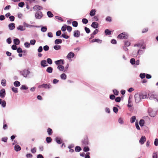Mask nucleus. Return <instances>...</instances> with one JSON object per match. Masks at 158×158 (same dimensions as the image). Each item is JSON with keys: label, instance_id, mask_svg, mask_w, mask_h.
I'll use <instances>...</instances> for the list:
<instances>
[{"label": "nucleus", "instance_id": "63", "mask_svg": "<svg viewBox=\"0 0 158 158\" xmlns=\"http://www.w3.org/2000/svg\"><path fill=\"white\" fill-rule=\"evenodd\" d=\"M21 89H27L28 88L25 85H23L21 87Z\"/></svg>", "mask_w": 158, "mask_h": 158}, {"label": "nucleus", "instance_id": "45", "mask_svg": "<svg viewBox=\"0 0 158 158\" xmlns=\"http://www.w3.org/2000/svg\"><path fill=\"white\" fill-rule=\"evenodd\" d=\"M89 149L88 147H85L83 149V151L85 152H87L89 151Z\"/></svg>", "mask_w": 158, "mask_h": 158}, {"label": "nucleus", "instance_id": "58", "mask_svg": "<svg viewBox=\"0 0 158 158\" xmlns=\"http://www.w3.org/2000/svg\"><path fill=\"white\" fill-rule=\"evenodd\" d=\"M7 137H3L2 138V141H3L5 142H6L7 141Z\"/></svg>", "mask_w": 158, "mask_h": 158}, {"label": "nucleus", "instance_id": "41", "mask_svg": "<svg viewBox=\"0 0 158 158\" xmlns=\"http://www.w3.org/2000/svg\"><path fill=\"white\" fill-rule=\"evenodd\" d=\"M52 139L50 137H47L46 138V140L47 142L48 143H49L51 142L52 141Z\"/></svg>", "mask_w": 158, "mask_h": 158}, {"label": "nucleus", "instance_id": "15", "mask_svg": "<svg viewBox=\"0 0 158 158\" xmlns=\"http://www.w3.org/2000/svg\"><path fill=\"white\" fill-rule=\"evenodd\" d=\"M8 27L10 30H12L15 27V24L13 23H11L9 25Z\"/></svg>", "mask_w": 158, "mask_h": 158}, {"label": "nucleus", "instance_id": "27", "mask_svg": "<svg viewBox=\"0 0 158 158\" xmlns=\"http://www.w3.org/2000/svg\"><path fill=\"white\" fill-rule=\"evenodd\" d=\"M14 85L16 87H18L20 85V83L18 81H15L14 83Z\"/></svg>", "mask_w": 158, "mask_h": 158}, {"label": "nucleus", "instance_id": "32", "mask_svg": "<svg viewBox=\"0 0 158 158\" xmlns=\"http://www.w3.org/2000/svg\"><path fill=\"white\" fill-rule=\"evenodd\" d=\"M140 126L141 127L143 126L144 124V121L143 119H141L139 122Z\"/></svg>", "mask_w": 158, "mask_h": 158}, {"label": "nucleus", "instance_id": "20", "mask_svg": "<svg viewBox=\"0 0 158 158\" xmlns=\"http://www.w3.org/2000/svg\"><path fill=\"white\" fill-rule=\"evenodd\" d=\"M53 71V69L51 67H48L46 69V71L47 72L49 73H51Z\"/></svg>", "mask_w": 158, "mask_h": 158}, {"label": "nucleus", "instance_id": "16", "mask_svg": "<svg viewBox=\"0 0 158 158\" xmlns=\"http://www.w3.org/2000/svg\"><path fill=\"white\" fill-rule=\"evenodd\" d=\"M91 26L94 28H96L98 27V24L97 23L94 22L92 23L91 24Z\"/></svg>", "mask_w": 158, "mask_h": 158}, {"label": "nucleus", "instance_id": "29", "mask_svg": "<svg viewBox=\"0 0 158 158\" xmlns=\"http://www.w3.org/2000/svg\"><path fill=\"white\" fill-rule=\"evenodd\" d=\"M56 142L58 144H61L62 143V141L60 138H56Z\"/></svg>", "mask_w": 158, "mask_h": 158}, {"label": "nucleus", "instance_id": "17", "mask_svg": "<svg viewBox=\"0 0 158 158\" xmlns=\"http://www.w3.org/2000/svg\"><path fill=\"white\" fill-rule=\"evenodd\" d=\"M0 104L1 105L2 107H5L6 106V103L5 101H2V99H0Z\"/></svg>", "mask_w": 158, "mask_h": 158}, {"label": "nucleus", "instance_id": "56", "mask_svg": "<svg viewBox=\"0 0 158 158\" xmlns=\"http://www.w3.org/2000/svg\"><path fill=\"white\" fill-rule=\"evenodd\" d=\"M121 101V98L120 97H118L115 99V101L117 102H119Z\"/></svg>", "mask_w": 158, "mask_h": 158}, {"label": "nucleus", "instance_id": "59", "mask_svg": "<svg viewBox=\"0 0 158 158\" xmlns=\"http://www.w3.org/2000/svg\"><path fill=\"white\" fill-rule=\"evenodd\" d=\"M61 36L63 37L65 39H68L69 38V36L65 34H62Z\"/></svg>", "mask_w": 158, "mask_h": 158}, {"label": "nucleus", "instance_id": "39", "mask_svg": "<svg viewBox=\"0 0 158 158\" xmlns=\"http://www.w3.org/2000/svg\"><path fill=\"white\" fill-rule=\"evenodd\" d=\"M82 23L85 24H86L88 22V20L85 18H84L82 19Z\"/></svg>", "mask_w": 158, "mask_h": 158}, {"label": "nucleus", "instance_id": "14", "mask_svg": "<svg viewBox=\"0 0 158 158\" xmlns=\"http://www.w3.org/2000/svg\"><path fill=\"white\" fill-rule=\"evenodd\" d=\"M42 9L41 6L39 5H35L33 7V9L34 10H40Z\"/></svg>", "mask_w": 158, "mask_h": 158}, {"label": "nucleus", "instance_id": "28", "mask_svg": "<svg viewBox=\"0 0 158 158\" xmlns=\"http://www.w3.org/2000/svg\"><path fill=\"white\" fill-rule=\"evenodd\" d=\"M105 33L106 35H110L111 34V31L108 29L105 30Z\"/></svg>", "mask_w": 158, "mask_h": 158}, {"label": "nucleus", "instance_id": "33", "mask_svg": "<svg viewBox=\"0 0 158 158\" xmlns=\"http://www.w3.org/2000/svg\"><path fill=\"white\" fill-rule=\"evenodd\" d=\"M47 15L50 18L52 17L53 16V15L50 11H48L47 12Z\"/></svg>", "mask_w": 158, "mask_h": 158}, {"label": "nucleus", "instance_id": "3", "mask_svg": "<svg viewBox=\"0 0 158 158\" xmlns=\"http://www.w3.org/2000/svg\"><path fill=\"white\" fill-rule=\"evenodd\" d=\"M128 35L125 33H122L120 34L118 36V38L119 39H127Z\"/></svg>", "mask_w": 158, "mask_h": 158}, {"label": "nucleus", "instance_id": "60", "mask_svg": "<svg viewBox=\"0 0 158 158\" xmlns=\"http://www.w3.org/2000/svg\"><path fill=\"white\" fill-rule=\"evenodd\" d=\"M6 41L8 44H10L12 42L11 38L10 37L9 38L7 39Z\"/></svg>", "mask_w": 158, "mask_h": 158}, {"label": "nucleus", "instance_id": "7", "mask_svg": "<svg viewBox=\"0 0 158 158\" xmlns=\"http://www.w3.org/2000/svg\"><path fill=\"white\" fill-rule=\"evenodd\" d=\"M35 16L36 19H40L43 16V14L42 12L38 11L36 12L35 15Z\"/></svg>", "mask_w": 158, "mask_h": 158}, {"label": "nucleus", "instance_id": "25", "mask_svg": "<svg viewBox=\"0 0 158 158\" xmlns=\"http://www.w3.org/2000/svg\"><path fill=\"white\" fill-rule=\"evenodd\" d=\"M136 117L135 116H132L130 119V122L131 123H132L135 122L136 120Z\"/></svg>", "mask_w": 158, "mask_h": 158}, {"label": "nucleus", "instance_id": "23", "mask_svg": "<svg viewBox=\"0 0 158 158\" xmlns=\"http://www.w3.org/2000/svg\"><path fill=\"white\" fill-rule=\"evenodd\" d=\"M91 42L92 43L97 42L99 43H101L102 42V41L101 40L99 39H93L92 41Z\"/></svg>", "mask_w": 158, "mask_h": 158}, {"label": "nucleus", "instance_id": "13", "mask_svg": "<svg viewBox=\"0 0 158 158\" xmlns=\"http://www.w3.org/2000/svg\"><path fill=\"white\" fill-rule=\"evenodd\" d=\"M55 64L56 65H59L60 64H64V60H63L60 59L55 61Z\"/></svg>", "mask_w": 158, "mask_h": 158}, {"label": "nucleus", "instance_id": "62", "mask_svg": "<svg viewBox=\"0 0 158 158\" xmlns=\"http://www.w3.org/2000/svg\"><path fill=\"white\" fill-rule=\"evenodd\" d=\"M32 156V155L30 153L27 154L26 155V156L27 158H31Z\"/></svg>", "mask_w": 158, "mask_h": 158}, {"label": "nucleus", "instance_id": "44", "mask_svg": "<svg viewBox=\"0 0 158 158\" xmlns=\"http://www.w3.org/2000/svg\"><path fill=\"white\" fill-rule=\"evenodd\" d=\"M47 62L49 64H52V59L50 58H48L47 59Z\"/></svg>", "mask_w": 158, "mask_h": 158}, {"label": "nucleus", "instance_id": "46", "mask_svg": "<svg viewBox=\"0 0 158 158\" xmlns=\"http://www.w3.org/2000/svg\"><path fill=\"white\" fill-rule=\"evenodd\" d=\"M5 122H6L5 121H4V124H3V129L4 130H5V129H7V127H8L7 125L5 123Z\"/></svg>", "mask_w": 158, "mask_h": 158}, {"label": "nucleus", "instance_id": "30", "mask_svg": "<svg viewBox=\"0 0 158 158\" xmlns=\"http://www.w3.org/2000/svg\"><path fill=\"white\" fill-rule=\"evenodd\" d=\"M67 77L65 73H62L60 75V77L62 79L65 80Z\"/></svg>", "mask_w": 158, "mask_h": 158}, {"label": "nucleus", "instance_id": "51", "mask_svg": "<svg viewBox=\"0 0 158 158\" xmlns=\"http://www.w3.org/2000/svg\"><path fill=\"white\" fill-rule=\"evenodd\" d=\"M139 76L141 78L143 79L145 77V74L144 73H141L140 74Z\"/></svg>", "mask_w": 158, "mask_h": 158}, {"label": "nucleus", "instance_id": "10", "mask_svg": "<svg viewBox=\"0 0 158 158\" xmlns=\"http://www.w3.org/2000/svg\"><path fill=\"white\" fill-rule=\"evenodd\" d=\"M74 56V54L72 52H70L67 55V58L69 60H71V58H73Z\"/></svg>", "mask_w": 158, "mask_h": 158}, {"label": "nucleus", "instance_id": "24", "mask_svg": "<svg viewBox=\"0 0 158 158\" xmlns=\"http://www.w3.org/2000/svg\"><path fill=\"white\" fill-rule=\"evenodd\" d=\"M62 42L61 40L60 39H57L55 41V43L56 44H61Z\"/></svg>", "mask_w": 158, "mask_h": 158}, {"label": "nucleus", "instance_id": "50", "mask_svg": "<svg viewBox=\"0 0 158 158\" xmlns=\"http://www.w3.org/2000/svg\"><path fill=\"white\" fill-rule=\"evenodd\" d=\"M43 48L44 50L47 51L49 49V47L48 45H45L44 47Z\"/></svg>", "mask_w": 158, "mask_h": 158}, {"label": "nucleus", "instance_id": "8", "mask_svg": "<svg viewBox=\"0 0 158 158\" xmlns=\"http://www.w3.org/2000/svg\"><path fill=\"white\" fill-rule=\"evenodd\" d=\"M135 102L137 103L139 102L141 100V96L140 94H136L135 95Z\"/></svg>", "mask_w": 158, "mask_h": 158}, {"label": "nucleus", "instance_id": "64", "mask_svg": "<svg viewBox=\"0 0 158 158\" xmlns=\"http://www.w3.org/2000/svg\"><path fill=\"white\" fill-rule=\"evenodd\" d=\"M154 144L155 146H157L158 145V139H156L154 141Z\"/></svg>", "mask_w": 158, "mask_h": 158}, {"label": "nucleus", "instance_id": "1", "mask_svg": "<svg viewBox=\"0 0 158 158\" xmlns=\"http://www.w3.org/2000/svg\"><path fill=\"white\" fill-rule=\"evenodd\" d=\"M148 97L151 100L155 99L156 101H158V96L157 95L153 93H150L148 94Z\"/></svg>", "mask_w": 158, "mask_h": 158}, {"label": "nucleus", "instance_id": "49", "mask_svg": "<svg viewBox=\"0 0 158 158\" xmlns=\"http://www.w3.org/2000/svg\"><path fill=\"white\" fill-rule=\"evenodd\" d=\"M124 44L126 47H128L130 45V43L129 42L127 41L125 42Z\"/></svg>", "mask_w": 158, "mask_h": 158}, {"label": "nucleus", "instance_id": "52", "mask_svg": "<svg viewBox=\"0 0 158 158\" xmlns=\"http://www.w3.org/2000/svg\"><path fill=\"white\" fill-rule=\"evenodd\" d=\"M113 110L114 112L116 113H117L118 111V109L117 108L115 107H114L113 108Z\"/></svg>", "mask_w": 158, "mask_h": 158}, {"label": "nucleus", "instance_id": "43", "mask_svg": "<svg viewBox=\"0 0 158 158\" xmlns=\"http://www.w3.org/2000/svg\"><path fill=\"white\" fill-rule=\"evenodd\" d=\"M113 92L114 94L115 95H117L118 94V91L116 89H114L113 90Z\"/></svg>", "mask_w": 158, "mask_h": 158}, {"label": "nucleus", "instance_id": "19", "mask_svg": "<svg viewBox=\"0 0 158 158\" xmlns=\"http://www.w3.org/2000/svg\"><path fill=\"white\" fill-rule=\"evenodd\" d=\"M96 10L95 9L92 10L90 11L89 14L90 16H93L95 14Z\"/></svg>", "mask_w": 158, "mask_h": 158}, {"label": "nucleus", "instance_id": "42", "mask_svg": "<svg viewBox=\"0 0 158 158\" xmlns=\"http://www.w3.org/2000/svg\"><path fill=\"white\" fill-rule=\"evenodd\" d=\"M17 29L18 30L21 31H23L24 30L23 26H19V27L17 28Z\"/></svg>", "mask_w": 158, "mask_h": 158}, {"label": "nucleus", "instance_id": "5", "mask_svg": "<svg viewBox=\"0 0 158 158\" xmlns=\"http://www.w3.org/2000/svg\"><path fill=\"white\" fill-rule=\"evenodd\" d=\"M82 143L84 146H86L89 144V141L88 137H85V138L82 140Z\"/></svg>", "mask_w": 158, "mask_h": 158}, {"label": "nucleus", "instance_id": "2", "mask_svg": "<svg viewBox=\"0 0 158 158\" xmlns=\"http://www.w3.org/2000/svg\"><path fill=\"white\" fill-rule=\"evenodd\" d=\"M149 115L151 117H154L156 114V111L151 108H149L148 110Z\"/></svg>", "mask_w": 158, "mask_h": 158}, {"label": "nucleus", "instance_id": "6", "mask_svg": "<svg viewBox=\"0 0 158 158\" xmlns=\"http://www.w3.org/2000/svg\"><path fill=\"white\" fill-rule=\"evenodd\" d=\"M21 74L25 77H26L30 72L28 70L26 69H24L23 71L21 72Z\"/></svg>", "mask_w": 158, "mask_h": 158}, {"label": "nucleus", "instance_id": "21", "mask_svg": "<svg viewBox=\"0 0 158 158\" xmlns=\"http://www.w3.org/2000/svg\"><path fill=\"white\" fill-rule=\"evenodd\" d=\"M15 149L16 151L18 152L20 151L21 148V147L19 145L17 144L15 145Z\"/></svg>", "mask_w": 158, "mask_h": 158}, {"label": "nucleus", "instance_id": "26", "mask_svg": "<svg viewBox=\"0 0 158 158\" xmlns=\"http://www.w3.org/2000/svg\"><path fill=\"white\" fill-rule=\"evenodd\" d=\"M47 132L49 135H51L52 133V130L50 128L48 127L47 129Z\"/></svg>", "mask_w": 158, "mask_h": 158}, {"label": "nucleus", "instance_id": "4", "mask_svg": "<svg viewBox=\"0 0 158 158\" xmlns=\"http://www.w3.org/2000/svg\"><path fill=\"white\" fill-rule=\"evenodd\" d=\"M51 87V85L50 84H43L42 85H39L38 88H43L45 89H49Z\"/></svg>", "mask_w": 158, "mask_h": 158}, {"label": "nucleus", "instance_id": "54", "mask_svg": "<svg viewBox=\"0 0 158 158\" xmlns=\"http://www.w3.org/2000/svg\"><path fill=\"white\" fill-rule=\"evenodd\" d=\"M148 27L145 28L142 31V33H143L145 32H146L148 31Z\"/></svg>", "mask_w": 158, "mask_h": 158}, {"label": "nucleus", "instance_id": "22", "mask_svg": "<svg viewBox=\"0 0 158 158\" xmlns=\"http://www.w3.org/2000/svg\"><path fill=\"white\" fill-rule=\"evenodd\" d=\"M20 41L17 38L15 39L14 40V44L15 45H18L20 43Z\"/></svg>", "mask_w": 158, "mask_h": 158}, {"label": "nucleus", "instance_id": "11", "mask_svg": "<svg viewBox=\"0 0 158 158\" xmlns=\"http://www.w3.org/2000/svg\"><path fill=\"white\" fill-rule=\"evenodd\" d=\"M146 140V137L144 136H142L139 140V142L141 144H143L145 142Z\"/></svg>", "mask_w": 158, "mask_h": 158}, {"label": "nucleus", "instance_id": "34", "mask_svg": "<svg viewBox=\"0 0 158 158\" xmlns=\"http://www.w3.org/2000/svg\"><path fill=\"white\" fill-rule=\"evenodd\" d=\"M81 150V148L78 146H77L75 148V151L77 152H79Z\"/></svg>", "mask_w": 158, "mask_h": 158}, {"label": "nucleus", "instance_id": "12", "mask_svg": "<svg viewBox=\"0 0 158 158\" xmlns=\"http://www.w3.org/2000/svg\"><path fill=\"white\" fill-rule=\"evenodd\" d=\"M80 32L78 30H75L74 31L73 35L75 37H78L80 36Z\"/></svg>", "mask_w": 158, "mask_h": 158}, {"label": "nucleus", "instance_id": "36", "mask_svg": "<svg viewBox=\"0 0 158 158\" xmlns=\"http://www.w3.org/2000/svg\"><path fill=\"white\" fill-rule=\"evenodd\" d=\"M73 26L74 27H77L78 25V23L76 21H73L72 22Z\"/></svg>", "mask_w": 158, "mask_h": 158}, {"label": "nucleus", "instance_id": "18", "mask_svg": "<svg viewBox=\"0 0 158 158\" xmlns=\"http://www.w3.org/2000/svg\"><path fill=\"white\" fill-rule=\"evenodd\" d=\"M46 64L47 63L46 60H42L41 62V65L44 67L48 66V65H46Z\"/></svg>", "mask_w": 158, "mask_h": 158}, {"label": "nucleus", "instance_id": "40", "mask_svg": "<svg viewBox=\"0 0 158 158\" xmlns=\"http://www.w3.org/2000/svg\"><path fill=\"white\" fill-rule=\"evenodd\" d=\"M53 48L55 50H58L60 49L61 46L60 45H55Z\"/></svg>", "mask_w": 158, "mask_h": 158}, {"label": "nucleus", "instance_id": "31", "mask_svg": "<svg viewBox=\"0 0 158 158\" xmlns=\"http://www.w3.org/2000/svg\"><path fill=\"white\" fill-rule=\"evenodd\" d=\"M57 68L59 69L60 71H62L64 69V67L63 66L60 65L58 66L57 67Z\"/></svg>", "mask_w": 158, "mask_h": 158}, {"label": "nucleus", "instance_id": "47", "mask_svg": "<svg viewBox=\"0 0 158 158\" xmlns=\"http://www.w3.org/2000/svg\"><path fill=\"white\" fill-rule=\"evenodd\" d=\"M66 29L69 32H71L72 30V27L69 26H68L66 27Z\"/></svg>", "mask_w": 158, "mask_h": 158}, {"label": "nucleus", "instance_id": "38", "mask_svg": "<svg viewBox=\"0 0 158 158\" xmlns=\"http://www.w3.org/2000/svg\"><path fill=\"white\" fill-rule=\"evenodd\" d=\"M6 81L5 80V79L2 80V82H1V84H2V85L3 86H5L6 85Z\"/></svg>", "mask_w": 158, "mask_h": 158}, {"label": "nucleus", "instance_id": "9", "mask_svg": "<svg viewBox=\"0 0 158 158\" xmlns=\"http://www.w3.org/2000/svg\"><path fill=\"white\" fill-rule=\"evenodd\" d=\"M6 95V92L5 89H4L1 90L0 92V97L1 98H4Z\"/></svg>", "mask_w": 158, "mask_h": 158}, {"label": "nucleus", "instance_id": "48", "mask_svg": "<svg viewBox=\"0 0 158 158\" xmlns=\"http://www.w3.org/2000/svg\"><path fill=\"white\" fill-rule=\"evenodd\" d=\"M36 148L34 147L33 148H32L31 150V152L33 153H35L36 152Z\"/></svg>", "mask_w": 158, "mask_h": 158}, {"label": "nucleus", "instance_id": "55", "mask_svg": "<svg viewBox=\"0 0 158 158\" xmlns=\"http://www.w3.org/2000/svg\"><path fill=\"white\" fill-rule=\"evenodd\" d=\"M140 96H141V98L142 99H146L147 98V96L146 95H142V94H140Z\"/></svg>", "mask_w": 158, "mask_h": 158}, {"label": "nucleus", "instance_id": "57", "mask_svg": "<svg viewBox=\"0 0 158 158\" xmlns=\"http://www.w3.org/2000/svg\"><path fill=\"white\" fill-rule=\"evenodd\" d=\"M17 52L19 53H22L23 52V51H22V48H18L17 49Z\"/></svg>", "mask_w": 158, "mask_h": 158}, {"label": "nucleus", "instance_id": "35", "mask_svg": "<svg viewBox=\"0 0 158 158\" xmlns=\"http://www.w3.org/2000/svg\"><path fill=\"white\" fill-rule=\"evenodd\" d=\"M106 21L110 22L112 21V18L110 16H107L106 19Z\"/></svg>", "mask_w": 158, "mask_h": 158}, {"label": "nucleus", "instance_id": "37", "mask_svg": "<svg viewBox=\"0 0 158 158\" xmlns=\"http://www.w3.org/2000/svg\"><path fill=\"white\" fill-rule=\"evenodd\" d=\"M130 62L132 64H134L135 63V60L134 58H131L130 60Z\"/></svg>", "mask_w": 158, "mask_h": 158}, {"label": "nucleus", "instance_id": "61", "mask_svg": "<svg viewBox=\"0 0 158 158\" xmlns=\"http://www.w3.org/2000/svg\"><path fill=\"white\" fill-rule=\"evenodd\" d=\"M85 30L87 33H89L90 32V29L87 27H85Z\"/></svg>", "mask_w": 158, "mask_h": 158}, {"label": "nucleus", "instance_id": "53", "mask_svg": "<svg viewBox=\"0 0 158 158\" xmlns=\"http://www.w3.org/2000/svg\"><path fill=\"white\" fill-rule=\"evenodd\" d=\"M24 5V2H20L18 4V6L20 7H22Z\"/></svg>", "mask_w": 158, "mask_h": 158}]
</instances>
